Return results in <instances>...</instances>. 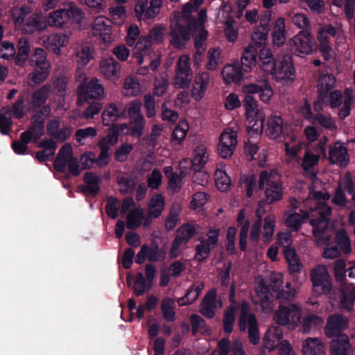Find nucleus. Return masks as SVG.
I'll use <instances>...</instances> for the list:
<instances>
[{
  "label": "nucleus",
  "instance_id": "nucleus-24",
  "mask_svg": "<svg viewBox=\"0 0 355 355\" xmlns=\"http://www.w3.org/2000/svg\"><path fill=\"white\" fill-rule=\"evenodd\" d=\"M336 83V77L330 73L322 75L318 80V90L320 95V99L314 104L315 111H321L324 105L323 98L327 92L333 88Z\"/></svg>",
  "mask_w": 355,
  "mask_h": 355
},
{
  "label": "nucleus",
  "instance_id": "nucleus-59",
  "mask_svg": "<svg viewBox=\"0 0 355 355\" xmlns=\"http://www.w3.org/2000/svg\"><path fill=\"white\" fill-rule=\"evenodd\" d=\"M221 50L218 48H211L207 52L206 68L208 71L218 69L220 58Z\"/></svg>",
  "mask_w": 355,
  "mask_h": 355
},
{
  "label": "nucleus",
  "instance_id": "nucleus-44",
  "mask_svg": "<svg viewBox=\"0 0 355 355\" xmlns=\"http://www.w3.org/2000/svg\"><path fill=\"white\" fill-rule=\"evenodd\" d=\"M193 154L192 166L194 169H201L209 160L207 147L204 144H199L193 149Z\"/></svg>",
  "mask_w": 355,
  "mask_h": 355
},
{
  "label": "nucleus",
  "instance_id": "nucleus-63",
  "mask_svg": "<svg viewBox=\"0 0 355 355\" xmlns=\"http://www.w3.org/2000/svg\"><path fill=\"white\" fill-rule=\"evenodd\" d=\"M175 301L171 298L166 297L162 301L161 309L164 318L168 321L175 320Z\"/></svg>",
  "mask_w": 355,
  "mask_h": 355
},
{
  "label": "nucleus",
  "instance_id": "nucleus-23",
  "mask_svg": "<svg viewBox=\"0 0 355 355\" xmlns=\"http://www.w3.org/2000/svg\"><path fill=\"white\" fill-rule=\"evenodd\" d=\"M348 319L342 315H329L327 324L324 327V332L327 337H338L342 334L340 332L348 326Z\"/></svg>",
  "mask_w": 355,
  "mask_h": 355
},
{
  "label": "nucleus",
  "instance_id": "nucleus-41",
  "mask_svg": "<svg viewBox=\"0 0 355 355\" xmlns=\"http://www.w3.org/2000/svg\"><path fill=\"white\" fill-rule=\"evenodd\" d=\"M44 125L42 120L37 117L32 119V126L29 130L21 133V138L25 141H36L44 134Z\"/></svg>",
  "mask_w": 355,
  "mask_h": 355
},
{
  "label": "nucleus",
  "instance_id": "nucleus-38",
  "mask_svg": "<svg viewBox=\"0 0 355 355\" xmlns=\"http://www.w3.org/2000/svg\"><path fill=\"white\" fill-rule=\"evenodd\" d=\"M351 348L349 339L346 334H341L334 338L329 347L331 355H349Z\"/></svg>",
  "mask_w": 355,
  "mask_h": 355
},
{
  "label": "nucleus",
  "instance_id": "nucleus-15",
  "mask_svg": "<svg viewBox=\"0 0 355 355\" xmlns=\"http://www.w3.org/2000/svg\"><path fill=\"white\" fill-rule=\"evenodd\" d=\"M207 239H200V243L196 247L195 259L198 261H205L209 256L211 250L215 248L219 236V230L211 228L207 234Z\"/></svg>",
  "mask_w": 355,
  "mask_h": 355
},
{
  "label": "nucleus",
  "instance_id": "nucleus-5",
  "mask_svg": "<svg viewBox=\"0 0 355 355\" xmlns=\"http://www.w3.org/2000/svg\"><path fill=\"white\" fill-rule=\"evenodd\" d=\"M302 307L299 302L280 304L273 314V320L290 330L296 329L301 322Z\"/></svg>",
  "mask_w": 355,
  "mask_h": 355
},
{
  "label": "nucleus",
  "instance_id": "nucleus-46",
  "mask_svg": "<svg viewBox=\"0 0 355 355\" xmlns=\"http://www.w3.org/2000/svg\"><path fill=\"white\" fill-rule=\"evenodd\" d=\"M121 111L114 103L107 105L102 113V122L104 125L109 126L123 115Z\"/></svg>",
  "mask_w": 355,
  "mask_h": 355
},
{
  "label": "nucleus",
  "instance_id": "nucleus-11",
  "mask_svg": "<svg viewBox=\"0 0 355 355\" xmlns=\"http://www.w3.org/2000/svg\"><path fill=\"white\" fill-rule=\"evenodd\" d=\"M237 144V132L230 128H225L218 137L217 146L218 155L223 159L230 158L234 153Z\"/></svg>",
  "mask_w": 355,
  "mask_h": 355
},
{
  "label": "nucleus",
  "instance_id": "nucleus-43",
  "mask_svg": "<svg viewBox=\"0 0 355 355\" xmlns=\"http://www.w3.org/2000/svg\"><path fill=\"white\" fill-rule=\"evenodd\" d=\"M272 40V43L278 46L284 45L286 42L285 20L282 17L277 19L274 23Z\"/></svg>",
  "mask_w": 355,
  "mask_h": 355
},
{
  "label": "nucleus",
  "instance_id": "nucleus-52",
  "mask_svg": "<svg viewBox=\"0 0 355 355\" xmlns=\"http://www.w3.org/2000/svg\"><path fill=\"white\" fill-rule=\"evenodd\" d=\"M284 253L288 263L290 272L292 273L300 272L302 268V265L295 249H285L284 250Z\"/></svg>",
  "mask_w": 355,
  "mask_h": 355
},
{
  "label": "nucleus",
  "instance_id": "nucleus-20",
  "mask_svg": "<svg viewBox=\"0 0 355 355\" xmlns=\"http://www.w3.org/2000/svg\"><path fill=\"white\" fill-rule=\"evenodd\" d=\"M211 80L209 73L205 71L197 72L194 77L191 94L196 101H200L205 96Z\"/></svg>",
  "mask_w": 355,
  "mask_h": 355
},
{
  "label": "nucleus",
  "instance_id": "nucleus-56",
  "mask_svg": "<svg viewBox=\"0 0 355 355\" xmlns=\"http://www.w3.org/2000/svg\"><path fill=\"white\" fill-rule=\"evenodd\" d=\"M31 44L26 39L21 38L19 40L18 52L15 58V64L22 66L28 58Z\"/></svg>",
  "mask_w": 355,
  "mask_h": 355
},
{
  "label": "nucleus",
  "instance_id": "nucleus-50",
  "mask_svg": "<svg viewBox=\"0 0 355 355\" xmlns=\"http://www.w3.org/2000/svg\"><path fill=\"white\" fill-rule=\"evenodd\" d=\"M324 322L323 319L315 314H309L304 317L302 316L300 324V330L304 334H309L311 329L322 326Z\"/></svg>",
  "mask_w": 355,
  "mask_h": 355
},
{
  "label": "nucleus",
  "instance_id": "nucleus-55",
  "mask_svg": "<svg viewBox=\"0 0 355 355\" xmlns=\"http://www.w3.org/2000/svg\"><path fill=\"white\" fill-rule=\"evenodd\" d=\"M207 38V37H206V33L205 31H203V35L201 36L194 37L195 47L196 51L193 54V62L196 66H200L202 62V55L205 49V41Z\"/></svg>",
  "mask_w": 355,
  "mask_h": 355
},
{
  "label": "nucleus",
  "instance_id": "nucleus-39",
  "mask_svg": "<svg viewBox=\"0 0 355 355\" xmlns=\"http://www.w3.org/2000/svg\"><path fill=\"white\" fill-rule=\"evenodd\" d=\"M257 49L252 44L245 48L241 58V66L243 70L249 73L251 72L257 65Z\"/></svg>",
  "mask_w": 355,
  "mask_h": 355
},
{
  "label": "nucleus",
  "instance_id": "nucleus-14",
  "mask_svg": "<svg viewBox=\"0 0 355 355\" xmlns=\"http://www.w3.org/2000/svg\"><path fill=\"white\" fill-rule=\"evenodd\" d=\"M313 291L318 294H327L332 290L331 278L327 269L318 266L311 273Z\"/></svg>",
  "mask_w": 355,
  "mask_h": 355
},
{
  "label": "nucleus",
  "instance_id": "nucleus-40",
  "mask_svg": "<svg viewBox=\"0 0 355 355\" xmlns=\"http://www.w3.org/2000/svg\"><path fill=\"white\" fill-rule=\"evenodd\" d=\"M259 58L261 69L272 75L277 66V59H274L271 50L267 47L262 48L259 51Z\"/></svg>",
  "mask_w": 355,
  "mask_h": 355
},
{
  "label": "nucleus",
  "instance_id": "nucleus-4",
  "mask_svg": "<svg viewBox=\"0 0 355 355\" xmlns=\"http://www.w3.org/2000/svg\"><path fill=\"white\" fill-rule=\"evenodd\" d=\"M243 105L248 133L250 135L261 134L266 119L264 110L259 107L257 101L252 96H245Z\"/></svg>",
  "mask_w": 355,
  "mask_h": 355
},
{
  "label": "nucleus",
  "instance_id": "nucleus-7",
  "mask_svg": "<svg viewBox=\"0 0 355 355\" xmlns=\"http://www.w3.org/2000/svg\"><path fill=\"white\" fill-rule=\"evenodd\" d=\"M241 331L248 330L250 342L257 345L260 341L257 320L255 315L250 313L249 304L243 302L241 304V313L239 319Z\"/></svg>",
  "mask_w": 355,
  "mask_h": 355
},
{
  "label": "nucleus",
  "instance_id": "nucleus-2",
  "mask_svg": "<svg viewBox=\"0 0 355 355\" xmlns=\"http://www.w3.org/2000/svg\"><path fill=\"white\" fill-rule=\"evenodd\" d=\"M207 19V10L201 9L198 14L197 19H189L188 15L175 12L171 19L170 36L171 44L175 48L181 49L185 47L191 37L201 36L203 31L208 36V32L205 28Z\"/></svg>",
  "mask_w": 355,
  "mask_h": 355
},
{
  "label": "nucleus",
  "instance_id": "nucleus-58",
  "mask_svg": "<svg viewBox=\"0 0 355 355\" xmlns=\"http://www.w3.org/2000/svg\"><path fill=\"white\" fill-rule=\"evenodd\" d=\"M276 219L274 216H268L263 220V232L262 239L265 243H269L274 234Z\"/></svg>",
  "mask_w": 355,
  "mask_h": 355
},
{
  "label": "nucleus",
  "instance_id": "nucleus-47",
  "mask_svg": "<svg viewBox=\"0 0 355 355\" xmlns=\"http://www.w3.org/2000/svg\"><path fill=\"white\" fill-rule=\"evenodd\" d=\"M215 181L217 188L222 191H227L231 186V179L227 174L225 170V164L223 163H219L216 166Z\"/></svg>",
  "mask_w": 355,
  "mask_h": 355
},
{
  "label": "nucleus",
  "instance_id": "nucleus-62",
  "mask_svg": "<svg viewBox=\"0 0 355 355\" xmlns=\"http://www.w3.org/2000/svg\"><path fill=\"white\" fill-rule=\"evenodd\" d=\"M189 129V126L186 121L182 120L179 121L178 125L173 130L172 134L173 140L176 141L178 144H181L185 139Z\"/></svg>",
  "mask_w": 355,
  "mask_h": 355
},
{
  "label": "nucleus",
  "instance_id": "nucleus-12",
  "mask_svg": "<svg viewBox=\"0 0 355 355\" xmlns=\"http://www.w3.org/2000/svg\"><path fill=\"white\" fill-rule=\"evenodd\" d=\"M241 92L245 96L258 94L259 100L264 103H269L274 95V90L267 79L245 84L241 87Z\"/></svg>",
  "mask_w": 355,
  "mask_h": 355
},
{
  "label": "nucleus",
  "instance_id": "nucleus-6",
  "mask_svg": "<svg viewBox=\"0 0 355 355\" xmlns=\"http://www.w3.org/2000/svg\"><path fill=\"white\" fill-rule=\"evenodd\" d=\"M166 27L161 25L154 26L148 33V39L141 37L137 42L133 52V57L137 59L139 64H141L146 60L151 59L152 51L150 43H158L163 41L165 35Z\"/></svg>",
  "mask_w": 355,
  "mask_h": 355
},
{
  "label": "nucleus",
  "instance_id": "nucleus-28",
  "mask_svg": "<svg viewBox=\"0 0 355 355\" xmlns=\"http://www.w3.org/2000/svg\"><path fill=\"white\" fill-rule=\"evenodd\" d=\"M165 207V199L162 194L154 195L148 204V216L145 220V226L152 223V218H158Z\"/></svg>",
  "mask_w": 355,
  "mask_h": 355
},
{
  "label": "nucleus",
  "instance_id": "nucleus-1",
  "mask_svg": "<svg viewBox=\"0 0 355 355\" xmlns=\"http://www.w3.org/2000/svg\"><path fill=\"white\" fill-rule=\"evenodd\" d=\"M313 185L309 187V194L304 202L306 209L302 211V216L298 213L288 211L284 219L287 227L293 231H297L305 218L310 219L313 232L315 237L320 236L321 230L327 227V216L331 213V208L325 202L330 198V195L325 191H316L320 184L315 174L310 177Z\"/></svg>",
  "mask_w": 355,
  "mask_h": 355
},
{
  "label": "nucleus",
  "instance_id": "nucleus-54",
  "mask_svg": "<svg viewBox=\"0 0 355 355\" xmlns=\"http://www.w3.org/2000/svg\"><path fill=\"white\" fill-rule=\"evenodd\" d=\"M195 233V228L193 225H185L182 226L178 231V235L173 242V248L177 249L183 243H186Z\"/></svg>",
  "mask_w": 355,
  "mask_h": 355
},
{
  "label": "nucleus",
  "instance_id": "nucleus-19",
  "mask_svg": "<svg viewBox=\"0 0 355 355\" xmlns=\"http://www.w3.org/2000/svg\"><path fill=\"white\" fill-rule=\"evenodd\" d=\"M70 37L64 33H53L40 39V44L56 55L61 54L62 48L67 46Z\"/></svg>",
  "mask_w": 355,
  "mask_h": 355
},
{
  "label": "nucleus",
  "instance_id": "nucleus-3",
  "mask_svg": "<svg viewBox=\"0 0 355 355\" xmlns=\"http://www.w3.org/2000/svg\"><path fill=\"white\" fill-rule=\"evenodd\" d=\"M63 7L51 12L48 15L49 26L62 28L69 20L77 26L78 30L84 28L85 14L73 1H67L62 3Z\"/></svg>",
  "mask_w": 355,
  "mask_h": 355
},
{
  "label": "nucleus",
  "instance_id": "nucleus-42",
  "mask_svg": "<svg viewBox=\"0 0 355 355\" xmlns=\"http://www.w3.org/2000/svg\"><path fill=\"white\" fill-rule=\"evenodd\" d=\"M327 230V227L321 230L320 236L316 237L317 238V243L319 245H327L323 252V257L326 259H334L338 257L340 254V251L336 246H330L328 243L329 241V234L328 233L324 232Z\"/></svg>",
  "mask_w": 355,
  "mask_h": 355
},
{
  "label": "nucleus",
  "instance_id": "nucleus-35",
  "mask_svg": "<svg viewBox=\"0 0 355 355\" xmlns=\"http://www.w3.org/2000/svg\"><path fill=\"white\" fill-rule=\"evenodd\" d=\"M329 161L340 166H345L349 161L347 150L344 144L336 142L329 149Z\"/></svg>",
  "mask_w": 355,
  "mask_h": 355
},
{
  "label": "nucleus",
  "instance_id": "nucleus-13",
  "mask_svg": "<svg viewBox=\"0 0 355 355\" xmlns=\"http://www.w3.org/2000/svg\"><path fill=\"white\" fill-rule=\"evenodd\" d=\"M231 6L228 3L223 2L220 6L218 14V19L221 21L225 19L223 24V32L226 40L229 42H234L239 37V28L236 21L230 17Z\"/></svg>",
  "mask_w": 355,
  "mask_h": 355
},
{
  "label": "nucleus",
  "instance_id": "nucleus-33",
  "mask_svg": "<svg viewBox=\"0 0 355 355\" xmlns=\"http://www.w3.org/2000/svg\"><path fill=\"white\" fill-rule=\"evenodd\" d=\"M302 355H326L325 346L320 338L309 337L302 344Z\"/></svg>",
  "mask_w": 355,
  "mask_h": 355
},
{
  "label": "nucleus",
  "instance_id": "nucleus-10",
  "mask_svg": "<svg viewBox=\"0 0 355 355\" xmlns=\"http://www.w3.org/2000/svg\"><path fill=\"white\" fill-rule=\"evenodd\" d=\"M291 50L298 56L304 57L311 54L315 45L312 35L306 31H300L289 40Z\"/></svg>",
  "mask_w": 355,
  "mask_h": 355
},
{
  "label": "nucleus",
  "instance_id": "nucleus-27",
  "mask_svg": "<svg viewBox=\"0 0 355 355\" xmlns=\"http://www.w3.org/2000/svg\"><path fill=\"white\" fill-rule=\"evenodd\" d=\"M48 19L46 20L42 13H35L29 16L23 28L24 33H33L34 32L44 31L49 27Z\"/></svg>",
  "mask_w": 355,
  "mask_h": 355
},
{
  "label": "nucleus",
  "instance_id": "nucleus-37",
  "mask_svg": "<svg viewBox=\"0 0 355 355\" xmlns=\"http://www.w3.org/2000/svg\"><path fill=\"white\" fill-rule=\"evenodd\" d=\"M80 94L86 98H103L105 96V88L97 78H93L85 88L80 87Z\"/></svg>",
  "mask_w": 355,
  "mask_h": 355
},
{
  "label": "nucleus",
  "instance_id": "nucleus-16",
  "mask_svg": "<svg viewBox=\"0 0 355 355\" xmlns=\"http://www.w3.org/2000/svg\"><path fill=\"white\" fill-rule=\"evenodd\" d=\"M276 64L272 73L276 80L286 82L295 79V69L290 56L285 55L277 58Z\"/></svg>",
  "mask_w": 355,
  "mask_h": 355
},
{
  "label": "nucleus",
  "instance_id": "nucleus-25",
  "mask_svg": "<svg viewBox=\"0 0 355 355\" xmlns=\"http://www.w3.org/2000/svg\"><path fill=\"white\" fill-rule=\"evenodd\" d=\"M220 73L225 85L239 84L243 78L242 69L238 62L225 64Z\"/></svg>",
  "mask_w": 355,
  "mask_h": 355
},
{
  "label": "nucleus",
  "instance_id": "nucleus-60",
  "mask_svg": "<svg viewBox=\"0 0 355 355\" xmlns=\"http://www.w3.org/2000/svg\"><path fill=\"white\" fill-rule=\"evenodd\" d=\"M336 241L340 252L345 254H349L352 252L350 240L344 230L336 233Z\"/></svg>",
  "mask_w": 355,
  "mask_h": 355
},
{
  "label": "nucleus",
  "instance_id": "nucleus-31",
  "mask_svg": "<svg viewBox=\"0 0 355 355\" xmlns=\"http://www.w3.org/2000/svg\"><path fill=\"white\" fill-rule=\"evenodd\" d=\"M286 126L282 118L277 114L268 117L266 133L270 139H277L283 135Z\"/></svg>",
  "mask_w": 355,
  "mask_h": 355
},
{
  "label": "nucleus",
  "instance_id": "nucleus-57",
  "mask_svg": "<svg viewBox=\"0 0 355 355\" xmlns=\"http://www.w3.org/2000/svg\"><path fill=\"white\" fill-rule=\"evenodd\" d=\"M51 66L34 67L33 71L29 75V82L34 84L43 83L49 76Z\"/></svg>",
  "mask_w": 355,
  "mask_h": 355
},
{
  "label": "nucleus",
  "instance_id": "nucleus-29",
  "mask_svg": "<svg viewBox=\"0 0 355 355\" xmlns=\"http://www.w3.org/2000/svg\"><path fill=\"white\" fill-rule=\"evenodd\" d=\"M284 338V333L282 328L272 325L268 328L263 336L264 347L270 351H273L281 343Z\"/></svg>",
  "mask_w": 355,
  "mask_h": 355
},
{
  "label": "nucleus",
  "instance_id": "nucleus-26",
  "mask_svg": "<svg viewBox=\"0 0 355 355\" xmlns=\"http://www.w3.org/2000/svg\"><path fill=\"white\" fill-rule=\"evenodd\" d=\"M74 51L76 62L80 67L87 65L94 58V48L88 42L78 43Z\"/></svg>",
  "mask_w": 355,
  "mask_h": 355
},
{
  "label": "nucleus",
  "instance_id": "nucleus-22",
  "mask_svg": "<svg viewBox=\"0 0 355 355\" xmlns=\"http://www.w3.org/2000/svg\"><path fill=\"white\" fill-rule=\"evenodd\" d=\"M218 347L219 350L214 351L211 355H246L240 339L230 342L228 339L223 338L218 342Z\"/></svg>",
  "mask_w": 355,
  "mask_h": 355
},
{
  "label": "nucleus",
  "instance_id": "nucleus-34",
  "mask_svg": "<svg viewBox=\"0 0 355 355\" xmlns=\"http://www.w3.org/2000/svg\"><path fill=\"white\" fill-rule=\"evenodd\" d=\"M255 295L253 297L254 302L260 304L263 309H269V290L265 285L263 279L261 277L255 279Z\"/></svg>",
  "mask_w": 355,
  "mask_h": 355
},
{
  "label": "nucleus",
  "instance_id": "nucleus-8",
  "mask_svg": "<svg viewBox=\"0 0 355 355\" xmlns=\"http://www.w3.org/2000/svg\"><path fill=\"white\" fill-rule=\"evenodd\" d=\"M121 214H125L126 225L128 229L135 230L141 225L145 226V220L143 209L135 205L132 198H126L121 203Z\"/></svg>",
  "mask_w": 355,
  "mask_h": 355
},
{
  "label": "nucleus",
  "instance_id": "nucleus-48",
  "mask_svg": "<svg viewBox=\"0 0 355 355\" xmlns=\"http://www.w3.org/2000/svg\"><path fill=\"white\" fill-rule=\"evenodd\" d=\"M204 284L201 282H195L189 289L184 297L178 299V303L180 306H184L195 302L202 293Z\"/></svg>",
  "mask_w": 355,
  "mask_h": 355
},
{
  "label": "nucleus",
  "instance_id": "nucleus-30",
  "mask_svg": "<svg viewBox=\"0 0 355 355\" xmlns=\"http://www.w3.org/2000/svg\"><path fill=\"white\" fill-rule=\"evenodd\" d=\"M216 296V290L212 289L206 294L201 303L200 312L207 318H212L217 307L220 308L222 306L221 302H217Z\"/></svg>",
  "mask_w": 355,
  "mask_h": 355
},
{
  "label": "nucleus",
  "instance_id": "nucleus-18",
  "mask_svg": "<svg viewBox=\"0 0 355 355\" xmlns=\"http://www.w3.org/2000/svg\"><path fill=\"white\" fill-rule=\"evenodd\" d=\"M92 32L93 35L98 36L104 44H110L114 41L110 20L105 16H98L94 19Z\"/></svg>",
  "mask_w": 355,
  "mask_h": 355
},
{
  "label": "nucleus",
  "instance_id": "nucleus-49",
  "mask_svg": "<svg viewBox=\"0 0 355 355\" xmlns=\"http://www.w3.org/2000/svg\"><path fill=\"white\" fill-rule=\"evenodd\" d=\"M282 184L281 176L279 173L275 170L263 171L259 176L260 188L270 186H276Z\"/></svg>",
  "mask_w": 355,
  "mask_h": 355
},
{
  "label": "nucleus",
  "instance_id": "nucleus-61",
  "mask_svg": "<svg viewBox=\"0 0 355 355\" xmlns=\"http://www.w3.org/2000/svg\"><path fill=\"white\" fill-rule=\"evenodd\" d=\"M84 180L87 184L85 193L96 194L99 190V178L93 173H86L84 176Z\"/></svg>",
  "mask_w": 355,
  "mask_h": 355
},
{
  "label": "nucleus",
  "instance_id": "nucleus-53",
  "mask_svg": "<svg viewBox=\"0 0 355 355\" xmlns=\"http://www.w3.org/2000/svg\"><path fill=\"white\" fill-rule=\"evenodd\" d=\"M51 92V87L46 84L37 89L32 95L30 103L33 107H39L44 104Z\"/></svg>",
  "mask_w": 355,
  "mask_h": 355
},
{
  "label": "nucleus",
  "instance_id": "nucleus-64",
  "mask_svg": "<svg viewBox=\"0 0 355 355\" xmlns=\"http://www.w3.org/2000/svg\"><path fill=\"white\" fill-rule=\"evenodd\" d=\"M31 64L33 67H44L51 66L50 63L46 60V53L42 48H37L35 49L33 54L30 59Z\"/></svg>",
  "mask_w": 355,
  "mask_h": 355
},
{
  "label": "nucleus",
  "instance_id": "nucleus-45",
  "mask_svg": "<svg viewBox=\"0 0 355 355\" xmlns=\"http://www.w3.org/2000/svg\"><path fill=\"white\" fill-rule=\"evenodd\" d=\"M32 8L29 6L16 7L12 9V20L15 26L23 31V28L27 19V16L32 12Z\"/></svg>",
  "mask_w": 355,
  "mask_h": 355
},
{
  "label": "nucleus",
  "instance_id": "nucleus-36",
  "mask_svg": "<svg viewBox=\"0 0 355 355\" xmlns=\"http://www.w3.org/2000/svg\"><path fill=\"white\" fill-rule=\"evenodd\" d=\"M340 307L347 311L354 308L355 302V285L345 283L342 286L339 297Z\"/></svg>",
  "mask_w": 355,
  "mask_h": 355
},
{
  "label": "nucleus",
  "instance_id": "nucleus-21",
  "mask_svg": "<svg viewBox=\"0 0 355 355\" xmlns=\"http://www.w3.org/2000/svg\"><path fill=\"white\" fill-rule=\"evenodd\" d=\"M327 142V138L324 137L320 141L318 147L315 150V152L310 149H306L302 159H298L297 162L300 163L303 170L306 171L318 164L320 155H326V149L324 147L325 144Z\"/></svg>",
  "mask_w": 355,
  "mask_h": 355
},
{
  "label": "nucleus",
  "instance_id": "nucleus-9",
  "mask_svg": "<svg viewBox=\"0 0 355 355\" xmlns=\"http://www.w3.org/2000/svg\"><path fill=\"white\" fill-rule=\"evenodd\" d=\"M55 168L60 171H64L67 166L69 171L74 175L80 173V166L76 158L73 156L72 146L70 144H65L59 150L54 163Z\"/></svg>",
  "mask_w": 355,
  "mask_h": 355
},
{
  "label": "nucleus",
  "instance_id": "nucleus-32",
  "mask_svg": "<svg viewBox=\"0 0 355 355\" xmlns=\"http://www.w3.org/2000/svg\"><path fill=\"white\" fill-rule=\"evenodd\" d=\"M48 134L56 140L63 142L71 135V129L67 126L60 128L59 119H52L47 123Z\"/></svg>",
  "mask_w": 355,
  "mask_h": 355
},
{
  "label": "nucleus",
  "instance_id": "nucleus-17",
  "mask_svg": "<svg viewBox=\"0 0 355 355\" xmlns=\"http://www.w3.org/2000/svg\"><path fill=\"white\" fill-rule=\"evenodd\" d=\"M99 73L111 83L117 82L121 76V65L114 58L102 59L98 66Z\"/></svg>",
  "mask_w": 355,
  "mask_h": 355
},
{
  "label": "nucleus",
  "instance_id": "nucleus-51",
  "mask_svg": "<svg viewBox=\"0 0 355 355\" xmlns=\"http://www.w3.org/2000/svg\"><path fill=\"white\" fill-rule=\"evenodd\" d=\"M122 91L126 96H135L141 92V86L139 80L133 77L129 76L124 79Z\"/></svg>",
  "mask_w": 355,
  "mask_h": 355
}]
</instances>
